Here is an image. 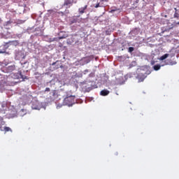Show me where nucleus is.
Returning <instances> with one entry per match:
<instances>
[{
	"instance_id": "nucleus-20",
	"label": "nucleus",
	"mask_w": 179,
	"mask_h": 179,
	"mask_svg": "<svg viewBox=\"0 0 179 179\" xmlns=\"http://www.w3.org/2000/svg\"><path fill=\"white\" fill-rule=\"evenodd\" d=\"M56 64H57V62H53V63L52 64V66H55Z\"/></svg>"
},
{
	"instance_id": "nucleus-12",
	"label": "nucleus",
	"mask_w": 179,
	"mask_h": 179,
	"mask_svg": "<svg viewBox=\"0 0 179 179\" xmlns=\"http://www.w3.org/2000/svg\"><path fill=\"white\" fill-rule=\"evenodd\" d=\"M176 64V62H171V60H170V61H169V62H166V64H168V65H174V64Z\"/></svg>"
},
{
	"instance_id": "nucleus-2",
	"label": "nucleus",
	"mask_w": 179,
	"mask_h": 179,
	"mask_svg": "<svg viewBox=\"0 0 179 179\" xmlns=\"http://www.w3.org/2000/svg\"><path fill=\"white\" fill-rule=\"evenodd\" d=\"M146 73H140L136 76V78L138 79V82H143L144 79L146 78Z\"/></svg>"
},
{
	"instance_id": "nucleus-4",
	"label": "nucleus",
	"mask_w": 179,
	"mask_h": 179,
	"mask_svg": "<svg viewBox=\"0 0 179 179\" xmlns=\"http://www.w3.org/2000/svg\"><path fill=\"white\" fill-rule=\"evenodd\" d=\"M31 108L33 110H40V106L38 105V102L33 103L31 106Z\"/></svg>"
},
{
	"instance_id": "nucleus-11",
	"label": "nucleus",
	"mask_w": 179,
	"mask_h": 179,
	"mask_svg": "<svg viewBox=\"0 0 179 179\" xmlns=\"http://www.w3.org/2000/svg\"><path fill=\"white\" fill-rule=\"evenodd\" d=\"M161 66L159 64H157L154 66V69L155 71H158L160 69Z\"/></svg>"
},
{
	"instance_id": "nucleus-23",
	"label": "nucleus",
	"mask_w": 179,
	"mask_h": 179,
	"mask_svg": "<svg viewBox=\"0 0 179 179\" xmlns=\"http://www.w3.org/2000/svg\"><path fill=\"white\" fill-rule=\"evenodd\" d=\"M177 24H179V22Z\"/></svg>"
},
{
	"instance_id": "nucleus-3",
	"label": "nucleus",
	"mask_w": 179,
	"mask_h": 179,
	"mask_svg": "<svg viewBox=\"0 0 179 179\" xmlns=\"http://www.w3.org/2000/svg\"><path fill=\"white\" fill-rule=\"evenodd\" d=\"M73 5V0H65L64 6L71 7Z\"/></svg>"
},
{
	"instance_id": "nucleus-16",
	"label": "nucleus",
	"mask_w": 179,
	"mask_h": 179,
	"mask_svg": "<svg viewBox=\"0 0 179 179\" xmlns=\"http://www.w3.org/2000/svg\"><path fill=\"white\" fill-rule=\"evenodd\" d=\"M65 38H66V36H62L59 37V39H64Z\"/></svg>"
},
{
	"instance_id": "nucleus-14",
	"label": "nucleus",
	"mask_w": 179,
	"mask_h": 179,
	"mask_svg": "<svg viewBox=\"0 0 179 179\" xmlns=\"http://www.w3.org/2000/svg\"><path fill=\"white\" fill-rule=\"evenodd\" d=\"M134 50V48L133 47H129V50H128V52H132Z\"/></svg>"
},
{
	"instance_id": "nucleus-13",
	"label": "nucleus",
	"mask_w": 179,
	"mask_h": 179,
	"mask_svg": "<svg viewBox=\"0 0 179 179\" xmlns=\"http://www.w3.org/2000/svg\"><path fill=\"white\" fill-rule=\"evenodd\" d=\"M7 49H8V48H5L2 50H0V54L6 53V50Z\"/></svg>"
},
{
	"instance_id": "nucleus-18",
	"label": "nucleus",
	"mask_w": 179,
	"mask_h": 179,
	"mask_svg": "<svg viewBox=\"0 0 179 179\" xmlns=\"http://www.w3.org/2000/svg\"><path fill=\"white\" fill-rule=\"evenodd\" d=\"M94 7H95L96 8L100 7V3H97Z\"/></svg>"
},
{
	"instance_id": "nucleus-21",
	"label": "nucleus",
	"mask_w": 179,
	"mask_h": 179,
	"mask_svg": "<svg viewBox=\"0 0 179 179\" xmlns=\"http://www.w3.org/2000/svg\"><path fill=\"white\" fill-rule=\"evenodd\" d=\"M174 17H177V15H174Z\"/></svg>"
},
{
	"instance_id": "nucleus-10",
	"label": "nucleus",
	"mask_w": 179,
	"mask_h": 179,
	"mask_svg": "<svg viewBox=\"0 0 179 179\" xmlns=\"http://www.w3.org/2000/svg\"><path fill=\"white\" fill-rule=\"evenodd\" d=\"M168 57H169V54H165L160 57V59L164 60V59H166Z\"/></svg>"
},
{
	"instance_id": "nucleus-9",
	"label": "nucleus",
	"mask_w": 179,
	"mask_h": 179,
	"mask_svg": "<svg viewBox=\"0 0 179 179\" xmlns=\"http://www.w3.org/2000/svg\"><path fill=\"white\" fill-rule=\"evenodd\" d=\"M4 131H5V132H9V131L12 132L13 131L11 128H10L8 127H4Z\"/></svg>"
},
{
	"instance_id": "nucleus-1",
	"label": "nucleus",
	"mask_w": 179,
	"mask_h": 179,
	"mask_svg": "<svg viewBox=\"0 0 179 179\" xmlns=\"http://www.w3.org/2000/svg\"><path fill=\"white\" fill-rule=\"evenodd\" d=\"M65 101L68 104H73V103H75V96H67L66 98H65Z\"/></svg>"
},
{
	"instance_id": "nucleus-22",
	"label": "nucleus",
	"mask_w": 179,
	"mask_h": 179,
	"mask_svg": "<svg viewBox=\"0 0 179 179\" xmlns=\"http://www.w3.org/2000/svg\"><path fill=\"white\" fill-rule=\"evenodd\" d=\"M103 1H108V0H103Z\"/></svg>"
},
{
	"instance_id": "nucleus-17",
	"label": "nucleus",
	"mask_w": 179,
	"mask_h": 179,
	"mask_svg": "<svg viewBox=\"0 0 179 179\" xmlns=\"http://www.w3.org/2000/svg\"><path fill=\"white\" fill-rule=\"evenodd\" d=\"M51 90L49 87H46L45 92H50Z\"/></svg>"
},
{
	"instance_id": "nucleus-15",
	"label": "nucleus",
	"mask_w": 179,
	"mask_h": 179,
	"mask_svg": "<svg viewBox=\"0 0 179 179\" xmlns=\"http://www.w3.org/2000/svg\"><path fill=\"white\" fill-rule=\"evenodd\" d=\"M9 69L15 70V66H10Z\"/></svg>"
},
{
	"instance_id": "nucleus-6",
	"label": "nucleus",
	"mask_w": 179,
	"mask_h": 179,
	"mask_svg": "<svg viewBox=\"0 0 179 179\" xmlns=\"http://www.w3.org/2000/svg\"><path fill=\"white\" fill-rule=\"evenodd\" d=\"M100 94L101 96H108V94H110V91L108 90H101Z\"/></svg>"
},
{
	"instance_id": "nucleus-8",
	"label": "nucleus",
	"mask_w": 179,
	"mask_h": 179,
	"mask_svg": "<svg viewBox=\"0 0 179 179\" xmlns=\"http://www.w3.org/2000/svg\"><path fill=\"white\" fill-rule=\"evenodd\" d=\"M86 9H87V5L85 6V7L79 8L78 12L80 14H83L85 13V10H86Z\"/></svg>"
},
{
	"instance_id": "nucleus-19",
	"label": "nucleus",
	"mask_w": 179,
	"mask_h": 179,
	"mask_svg": "<svg viewBox=\"0 0 179 179\" xmlns=\"http://www.w3.org/2000/svg\"><path fill=\"white\" fill-rule=\"evenodd\" d=\"M52 94H53L54 96H55V94H56V91H53V92H52Z\"/></svg>"
},
{
	"instance_id": "nucleus-7",
	"label": "nucleus",
	"mask_w": 179,
	"mask_h": 179,
	"mask_svg": "<svg viewBox=\"0 0 179 179\" xmlns=\"http://www.w3.org/2000/svg\"><path fill=\"white\" fill-rule=\"evenodd\" d=\"M80 20L76 17H73L70 20V24H72L73 23L79 22Z\"/></svg>"
},
{
	"instance_id": "nucleus-5",
	"label": "nucleus",
	"mask_w": 179,
	"mask_h": 179,
	"mask_svg": "<svg viewBox=\"0 0 179 179\" xmlns=\"http://www.w3.org/2000/svg\"><path fill=\"white\" fill-rule=\"evenodd\" d=\"M6 44H10L11 45L17 46L20 44L19 41H13L6 43Z\"/></svg>"
}]
</instances>
